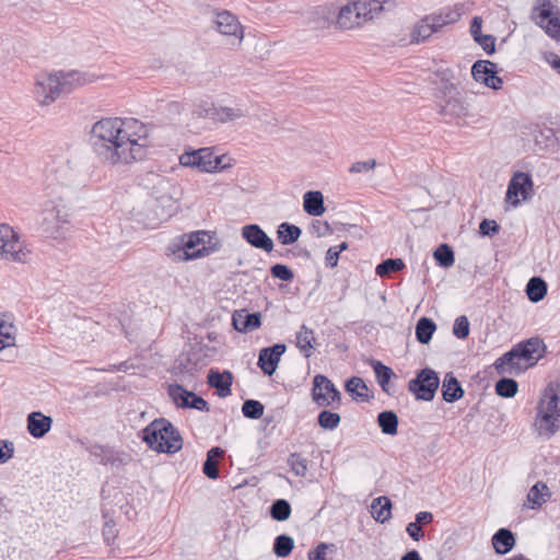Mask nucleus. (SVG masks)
<instances>
[{"instance_id": "1", "label": "nucleus", "mask_w": 560, "mask_h": 560, "mask_svg": "<svg viewBox=\"0 0 560 560\" xmlns=\"http://www.w3.org/2000/svg\"><path fill=\"white\" fill-rule=\"evenodd\" d=\"M150 128L136 118H103L91 129L93 152L104 164L116 166L144 159Z\"/></svg>"}, {"instance_id": "2", "label": "nucleus", "mask_w": 560, "mask_h": 560, "mask_svg": "<svg viewBox=\"0 0 560 560\" xmlns=\"http://www.w3.org/2000/svg\"><path fill=\"white\" fill-rule=\"evenodd\" d=\"M96 80L97 77L95 74L78 70L43 72L35 78L33 95L39 106H49L60 95L70 93L75 88Z\"/></svg>"}, {"instance_id": "3", "label": "nucleus", "mask_w": 560, "mask_h": 560, "mask_svg": "<svg viewBox=\"0 0 560 560\" xmlns=\"http://www.w3.org/2000/svg\"><path fill=\"white\" fill-rule=\"evenodd\" d=\"M546 345L539 337L518 342L509 352L497 359L494 368L499 374L518 375L534 366L545 354Z\"/></svg>"}, {"instance_id": "4", "label": "nucleus", "mask_w": 560, "mask_h": 560, "mask_svg": "<svg viewBox=\"0 0 560 560\" xmlns=\"http://www.w3.org/2000/svg\"><path fill=\"white\" fill-rule=\"evenodd\" d=\"M535 429L550 439L560 428V383H550L542 390L537 405Z\"/></svg>"}, {"instance_id": "5", "label": "nucleus", "mask_w": 560, "mask_h": 560, "mask_svg": "<svg viewBox=\"0 0 560 560\" xmlns=\"http://www.w3.org/2000/svg\"><path fill=\"white\" fill-rule=\"evenodd\" d=\"M389 1L353 0L337 7L336 26L349 31L362 27L365 23L377 18Z\"/></svg>"}, {"instance_id": "6", "label": "nucleus", "mask_w": 560, "mask_h": 560, "mask_svg": "<svg viewBox=\"0 0 560 560\" xmlns=\"http://www.w3.org/2000/svg\"><path fill=\"white\" fill-rule=\"evenodd\" d=\"M75 164L65 156L55 158L45 170V190L48 197L62 196L67 189L81 184Z\"/></svg>"}, {"instance_id": "7", "label": "nucleus", "mask_w": 560, "mask_h": 560, "mask_svg": "<svg viewBox=\"0 0 560 560\" xmlns=\"http://www.w3.org/2000/svg\"><path fill=\"white\" fill-rule=\"evenodd\" d=\"M142 440L158 453L175 454L183 447L178 430L166 419L153 420L142 431Z\"/></svg>"}, {"instance_id": "8", "label": "nucleus", "mask_w": 560, "mask_h": 560, "mask_svg": "<svg viewBox=\"0 0 560 560\" xmlns=\"http://www.w3.org/2000/svg\"><path fill=\"white\" fill-rule=\"evenodd\" d=\"M69 219L70 212L63 197L55 196L44 203L39 225L47 236L57 240L65 237Z\"/></svg>"}, {"instance_id": "9", "label": "nucleus", "mask_w": 560, "mask_h": 560, "mask_svg": "<svg viewBox=\"0 0 560 560\" xmlns=\"http://www.w3.org/2000/svg\"><path fill=\"white\" fill-rule=\"evenodd\" d=\"M205 237V232L184 234L168 244L167 254L180 261L199 258L207 252Z\"/></svg>"}, {"instance_id": "10", "label": "nucleus", "mask_w": 560, "mask_h": 560, "mask_svg": "<svg viewBox=\"0 0 560 560\" xmlns=\"http://www.w3.org/2000/svg\"><path fill=\"white\" fill-rule=\"evenodd\" d=\"M31 250L9 224H0V259L7 262L26 264Z\"/></svg>"}, {"instance_id": "11", "label": "nucleus", "mask_w": 560, "mask_h": 560, "mask_svg": "<svg viewBox=\"0 0 560 560\" xmlns=\"http://www.w3.org/2000/svg\"><path fill=\"white\" fill-rule=\"evenodd\" d=\"M179 164L184 167L196 168L201 173H215L228 167L226 164H223V156L214 155L211 148H200L182 153Z\"/></svg>"}, {"instance_id": "12", "label": "nucleus", "mask_w": 560, "mask_h": 560, "mask_svg": "<svg viewBox=\"0 0 560 560\" xmlns=\"http://www.w3.org/2000/svg\"><path fill=\"white\" fill-rule=\"evenodd\" d=\"M312 399L318 407H339L341 393L327 376L317 374L313 378Z\"/></svg>"}, {"instance_id": "13", "label": "nucleus", "mask_w": 560, "mask_h": 560, "mask_svg": "<svg viewBox=\"0 0 560 560\" xmlns=\"http://www.w3.org/2000/svg\"><path fill=\"white\" fill-rule=\"evenodd\" d=\"M533 187L534 184L529 174L523 172L514 173L508 185L505 203L509 207L516 208L522 201H526L532 197Z\"/></svg>"}, {"instance_id": "14", "label": "nucleus", "mask_w": 560, "mask_h": 560, "mask_svg": "<svg viewBox=\"0 0 560 560\" xmlns=\"http://www.w3.org/2000/svg\"><path fill=\"white\" fill-rule=\"evenodd\" d=\"M215 30L231 38V44L241 45L244 38V30L237 18L229 11L215 12L212 19Z\"/></svg>"}, {"instance_id": "15", "label": "nucleus", "mask_w": 560, "mask_h": 560, "mask_svg": "<svg viewBox=\"0 0 560 560\" xmlns=\"http://www.w3.org/2000/svg\"><path fill=\"white\" fill-rule=\"evenodd\" d=\"M471 74L477 82L498 90L502 86V79L497 75L495 63L489 60H478L472 65Z\"/></svg>"}, {"instance_id": "16", "label": "nucleus", "mask_w": 560, "mask_h": 560, "mask_svg": "<svg viewBox=\"0 0 560 560\" xmlns=\"http://www.w3.org/2000/svg\"><path fill=\"white\" fill-rule=\"evenodd\" d=\"M536 22L548 35L560 40V12L555 10L550 3L540 5Z\"/></svg>"}, {"instance_id": "17", "label": "nucleus", "mask_w": 560, "mask_h": 560, "mask_svg": "<svg viewBox=\"0 0 560 560\" xmlns=\"http://www.w3.org/2000/svg\"><path fill=\"white\" fill-rule=\"evenodd\" d=\"M285 349L287 347L283 343H276L272 347L261 349L257 365L266 375L271 376L276 372Z\"/></svg>"}, {"instance_id": "18", "label": "nucleus", "mask_w": 560, "mask_h": 560, "mask_svg": "<svg viewBox=\"0 0 560 560\" xmlns=\"http://www.w3.org/2000/svg\"><path fill=\"white\" fill-rule=\"evenodd\" d=\"M242 237L253 247L270 253L273 249L272 240L258 224H247L242 228Z\"/></svg>"}, {"instance_id": "19", "label": "nucleus", "mask_w": 560, "mask_h": 560, "mask_svg": "<svg viewBox=\"0 0 560 560\" xmlns=\"http://www.w3.org/2000/svg\"><path fill=\"white\" fill-rule=\"evenodd\" d=\"M232 324L235 330L246 334L260 327L261 315L260 313H247L246 310L235 311Z\"/></svg>"}, {"instance_id": "20", "label": "nucleus", "mask_w": 560, "mask_h": 560, "mask_svg": "<svg viewBox=\"0 0 560 560\" xmlns=\"http://www.w3.org/2000/svg\"><path fill=\"white\" fill-rule=\"evenodd\" d=\"M337 5L329 3L316 7L311 12V23L315 28H326L336 25Z\"/></svg>"}, {"instance_id": "21", "label": "nucleus", "mask_w": 560, "mask_h": 560, "mask_svg": "<svg viewBox=\"0 0 560 560\" xmlns=\"http://www.w3.org/2000/svg\"><path fill=\"white\" fill-rule=\"evenodd\" d=\"M51 424V417L45 416L40 411H33L27 416V431L35 439L45 436Z\"/></svg>"}, {"instance_id": "22", "label": "nucleus", "mask_w": 560, "mask_h": 560, "mask_svg": "<svg viewBox=\"0 0 560 560\" xmlns=\"http://www.w3.org/2000/svg\"><path fill=\"white\" fill-rule=\"evenodd\" d=\"M233 376L230 371L222 373L218 371H210L208 374V383L211 387L218 389L220 397H226L231 394Z\"/></svg>"}, {"instance_id": "23", "label": "nucleus", "mask_w": 560, "mask_h": 560, "mask_svg": "<svg viewBox=\"0 0 560 560\" xmlns=\"http://www.w3.org/2000/svg\"><path fill=\"white\" fill-rule=\"evenodd\" d=\"M16 341V327L11 319L0 314V352L15 347Z\"/></svg>"}, {"instance_id": "24", "label": "nucleus", "mask_w": 560, "mask_h": 560, "mask_svg": "<svg viewBox=\"0 0 560 560\" xmlns=\"http://www.w3.org/2000/svg\"><path fill=\"white\" fill-rule=\"evenodd\" d=\"M295 339L296 347L304 354V357L308 359L313 353L314 345L316 341L314 330L308 328L306 325H302L300 330L296 331Z\"/></svg>"}, {"instance_id": "25", "label": "nucleus", "mask_w": 560, "mask_h": 560, "mask_svg": "<svg viewBox=\"0 0 560 560\" xmlns=\"http://www.w3.org/2000/svg\"><path fill=\"white\" fill-rule=\"evenodd\" d=\"M492 546L498 555H505L510 552L515 546V537L511 530L506 528H500L492 536Z\"/></svg>"}, {"instance_id": "26", "label": "nucleus", "mask_w": 560, "mask_h": 560, "mask_svg": "<svg viewBox=\"0 0 560 560\" xmlns=\"http://www.w3.org/2000/svg\"><path fill=\"white\" fill-rule=\"evenodd\" d=\"M304 211L313 217H319L325 212L324 197L320 191H307L303 197Z\"/></svg>"}, {"instance_id": "27", "label": "nucleus", "mask_w": 560, "mask_h": 560, "mask_svg": "<svg viewBox=\"0 0 560 560\" xmlns=\"http://www.w3.org/2000/svg\"><path fill=\"white\" fill-rule=\"evenodd\" d=\"M550 495L551 493L548 486L542 481H538L528 491L527 505L530 509H538L550 498Z\"/></svg>"}, {"instance_id": "28", "label": "nucleus", "mask_w": 560, "mask_h": 560, "mask_svg": "<svg viewBox=\"0 0 560 560\" xmlns=\"http://www.w3.org/2000/svg\"><path fill=\"white\" fill-rule=\"evenodd\" d=\"M370 364L373 368V371H374L375 376H376V381L380 384V386L382 387V389L386 394H390L392 389H390L389 381L393 377H395V373L393 372V370L390 368L386 366L385 364H383L378 360H373L372 359L370 361Z\"/></svg>"}, {"instance_id": "29", "label": "nucleus", "mask_w": 560, "mask_h": 560, "mask_svg": "<svg viewBox=\"0 0 560 560\" xmlns=\"http://www.w3.org/2000/svg\"><path fill=\"white\" fill-rule=\"evenodd\" d=\"M371 513L376 522L385 523L392 516V502L387 497H378L371 504Z\"/></svg>"}, {"instance_id": "30", "label": "nucleus", "mask_w": 560, "mask_h": 560, "mask_svg": "<svg viewBox=\"0 0 560 560\" xmlns=\"http://www.w3.org/2000/svg\"><path fill=\"white\" fill-rule=\"evenodd\" d=\"M464 392L458 381L452 375L446 374L442 385V396L447 402H453L462 398Z\"/></svg>"}, {"instance_id": "31", "label": "nucleus", "mask_w": 560, "mask_h": 560, "mask_svg": "<svg viewBox=\"0 0 560 560\" xmlns=\"http://www.w3.org/2000/svg\"><path fill=\"white\" fill-rule=\"evenodd\" d=\"M440 384L439 376L429 369H422V400H431Z\"/></svg>"}, {"instance_id": "32", "label": "nucleus", "mask_w": 560, "mask_h": 560, "mask_svg": "<svg viewBox=\"0 0 560 560\" xmlns=\"http://www.w3.org/2000/svg\"><path fill=\"white\" fill-rule=\"evenodd\" d=\"M346 390L355 400H369V387L361 377L353 376L346 382Z\"/></svg>"}, {"instance_id": "33", "label": "nucleus", "mask_w": 560, "mask_h": 560, "mask_svg": "<svg viewBox=\"0 0 560 560\" xmlns=\"http://www.w3.org/2000/svg\"><path fill=\"white\" fill-rule=\"evenodd\" d=\"M302 234V231L299 226L283 222L278 226L277 235L278 240L283 245H290L295 243Z\"/></svg>"}, {"instance_id": "34", "label": "nucleus", "mask_w": 560, "mask_h": 560, "mask_svg": "<svg viewBox=\"0 0 560 560\" xmlns=\"http://www.w3.org/2000/svg\"><path fill=\"white\" fill-rule=\"evenodd\" d=\"M526 293L529 301L537 303L546 296L547 284L541 278L533 277L526 285Z\"/></svg>"}, {"instance_id": "35", "label": "nucleus", "mask_w": 560, "mask_h": 560, "mask_svg": "<svg viewBox=\"0 0 560 560\" xmlns=\"http://www.w3.org/2000/svg\"><path fill=\"white\" fill-rule=\"evenodd\" d=\"M217 122H230L244 118L247 114L246 109L241 106H217Z\"/></svg>"}, {"instance_id": "36", "label": "nucleus", "mask_w": 560, "mask_h": 560, "mask_svg": "<svg viewBox=\"0 0 560 560\" xmlns=\"http://www.w3.org/2000/svg\"><path fill=\"white\" fill-rule=\"evenodd\" d=\"M443 16L444 15L442 11H440L438 13L427 15L424 19H422V38L447 25Z\"/></svg>"}, {"instance_id": "37", "label": "nucleus", "mask_w": 560, "mask_h": 560, "mask_svg": "<svg viewBox=\"0 0 560 560\" xmlns=\"http://www.w3.org/2000/svg\"><path fill=\"white\" fill-rule=\"evenodd\" d=\"M377 423L384 434L394 435L397 433L398 418L393 411H382L377 416Z\"/></svg>"}, {"instance_id": "38", "label": "nucleus", "mask_w": 560, "mask_h": 560, "mask_svg": "<svg viewBox=\"0 0 560 560\" xmlns=\"http://www.w3.org/2000/svg\"><path fill=\"white\" fill-rule=\"evenodd\" d=\"M404 267L405 264L400 258H389L376 266L375 273L378 277H388L389 275L401 270Z\"/></svg>"}, {"instance_id": "39", "label": "nucleus", "mask_w": 560, "mask_h": 560, "mask_svg": "<svg viewBox=\"0 0 560 560\" xmlns=\"http://www.w3.org/2000/svg\"><path fill=\"white\" fill-rule=\"evenodd\" d=\"M168 395L177 407L187 408L189 401V390L182 385L171 384L168 386Z\"/></svg>"}, {"instance_id": "40", "label": "nucleus", "mask_w": 560, "mask_h": 560, "mask_svg": "<svg viewBox=\"0 0 560 560\" xmlns=\"http://www.w3.org/2000/svg\"><path fill=\"white\" fill-rule=\"evenodd\" d=\"M433 256L441 267L448 268L454 265V253L447 244H441L438 246Z\"/></svg>"}, {"instance_id": "41", "label": "nucleus", "mask_w": 560, "mask_h": 560, "mask_svg": "<svg viewBox=\"0 0 560 560\" xmlns=\"http://www.w3.org/2000/svg\"><path fill=\"white\" fill-rule=\"evenodd\" d=\"M293 547H294V540L290 536L279 535L275 539L273 552L278 557L284 558L291 553Z\"/></svg>"}, {"instance_id": "42", "label": "nucleus", "mask_w": 560, "mask_h": 560, "mask_svg": "<svg viewBox=\"0 0 560 560\" xmlns=\"http://www.w3.org/2000/svg\"><path fill=\"white\" fill-rule=\"evenodd\" d=\"M270 514L276 521H287L291 514V505L287 500L279 499L272 503Z\"/></svg>"}, {"instance_id": "43", "label": "nucleus", "mask_w": 560, "mask_h": 560, "mask_svg": "<svg viewBox=\"0 0 560 560\" xmlns=\"http://www.w3.org/2000/svg\"><path fill=\"white\" fill-rule=\"evenodd\" d=\"M317 421L322 429L331 431L339 425L341 417L337 412L323 410L319 412Z\"/></svg>"}, {"instance_id": "44", "label": "nucleus", "mask_w": 560, "mask_h": 560, "mask_svg": "<svg viewBox=\"0 0 560 560\" xmlns=\"http://www.w3.org/2000/svg\"><path fill=\"white\" fill-rule=\"evenodd\" d=\"M518 385L517 382L512 378H501L495 384V392L499 396L511 398L514 397L517 393Z\"/></svg>"}, {"instance_id": "45", "label": "nucleus", "mask_w": 560, "mask_h": 560, "mask_svg": "<svg viewBox=\"0 0 560 560\" xmlns=\"http://www.w3.org/2000/svg\"><path fill=\"white\" fill-rule=\"evenodd\" d=\"M192 115L197 118H207L217 121V105L208 102L197 104L192 110Z\"/></svg>"}, {"instance_id": "46", "label": "nucleus", "mask_w": 560, "mask_h": 560, "mask_svg": "<svg viewBox=\"0 0 560 560\" xmlns=\"http://www.w3.org/2000/svg\"><path fill=\"white\" fill-rule=\"evenodd\" d=\"M264 405L254 399L245 400L242 406V412L248 419H259L264 415Z\"/></svg>"}, {"instance_id": "47", "label": "nucleus", "mask_w": 560, "mask_h": 560, "mask_svg": "<svg viewBox=\"0 0 560 560\" xmlns=\"http://www.w3.org/2000/svg\"><path fill=\"white\" fill-rule=\"evenodd\" d=\"M288 464L291 470L298 477H305L307 474V460L300 454L293 453L288 458Z\"/></svg>"}, {"instance_id": "48", "label": "nucleus", "mask_w": 560, "mask_h": 560, "mask_svg": "<svg viewBox=\"0 0 560 560\" xmlns=\"http://www.w3.org/2000/svg\"><path fill=\"white\" fill-rule=\"evenodd\" d=\"M97 450L103 454V457L101 458V464L112 465L116 467L125 464V459L121 457V455L115 453L112 448L100 446Z\"/></svg>"}, {"instance_id": "49", "label": "nucleus", "mask_w": 560, "mask_h": 560, "mask_svg": "<svg viewBox=\"0 0 560 560\" xmlns=\"http://www.w3.org/2000/svg\"><path fill=\"white\" fill-rule=\"evenodd\" d=\"M103 516L105 520L102 530L103 537L105 542L110 545L117 536L116 524L113 518L108 517L107 513H104Z\"/></svg>"}, {"instance_id": "50", "label": "nucleus", "mask_w": 560, "mask_h": 560, "mask_svg": "<svg viewBox=\"0 0 560 560\" xmlns=\"http://www.w3.org/2000/svg\"><path fill=\"white\" fill-rule=\"evenodd\" d=\"M453 334L458 338V339H465L468 337L469 335V320L468 318L463 315V316H459L455 319L454 322V325H453Z\"/></svg>"}, {"instance_id": "51", "label": "nucleus", "mask_w": 560, "mask_h": 560, "mask_svg": "<svg viewBox=\"0 0 560 560\" xmlns=\"http://www.w3.org/2000/svg\"><path fill=\"white\" fill-rule=\"evenodd\" d=\"M463 4H455L453 7H446L442 9L443 19L446 21L447 25L456 23L463 15Z\"/></svg>"}, {"instance_id": "52", "label": "nucleus", "mask_w": 560, "mask_h": 560, "mask_svg": "<svg viewBox=\"0 0 560 560\" xmlns=\"http://www.w3.org/2000/svg\"><path fill=\"white\" fill-rule=\"evenodd\" d=\"M271 276L282 281H292L294 278L293 271L285 265L276 264L270 268Z\"/></svg>"}, {"instance_id": "53", "label": "nucleus", "mask_w": 560, "mask_h": 560, "mask_svg": "<svg viewBox=\"0 0 560 560\" xmlns=\"http://www.w3.org/2000/svg\"><path fill=\"white\" fill-rule=\"evenodd\" d=\"M375 166L376 161L373 159L368 161H358L350 166L349 172L352 174L364 173L373 170Z\"/></svg>"}, {"instance_id": "54", "label": "nucleus", "mask_w": 560, "mask_h": 560, "mask_svg": "<svg viewBox=\"0 0 560 560\" xmlns=\"http://www.w3.org/2000/svg\"><path fill=\"white\" fill-rule=\"evenodd\" d=\"M187 408H194L200 411H208V402L200 396H197L195 393L189 392V401Z\"/></svg>"}, {"instance_id": "55", "label": "nucleus", "mask_w": 560, "mask_h": 560, "mask_svg": "<svg viewBox=\"0 0 560 560\" xmlns=\"http://www.w3.org/2000/svg\"><path fill=\"white\" fill-rule=\"evenodd\" d=\"M13 443L0 440V464L7 463L13 456Z\"/></svg>"}, {"instance_id": "56", "label": "nucleus", "mask_w": 560, "mask_h": 560, "mask_svg": "<svg viewBox=\"0 0 560 560\" xmlns=\"http://www.w3.org/2000/svg\"><path fill=\"white\" fill-rule=\"evenodd\" d=\"M487 54H493L495 49V39L491 35H480L475 39Z\"/></svg>"}, {"instance_id": "57", "label": "nucleus", "mask_w": 560, "mask_h": 560, "mask_svg": "<svg viewBox=\"0 0 560 560\" xmlns=\"http://www.w3.org/2000/svg\"><path fill=\"white\" fill-rule=\"evenodd\" d=\"M202 471L208 478L217 479L219 477L218 463L207 457L203 463Z\"/></svg>"}, {"instance_id": "58", "label": "nucleus", "mask_w": 560, "mask_h": 560, "mask_svg": "<svg viewBox=\"0 0 560 560\" xmlns=\"http://www.w3.org/2000/svg\"><path fill=\"white\" fill-rule=\"evenodd\" d=\"M479 231L482 235L495 234L499 231V225L493 220L485 219L479 225Z\"/></svg>"}, {"instance_id": "59", "label": "nucleus", "mask_w": 560, "mask_h": 560, "mask_svg": "<svg viewBox=\"0 0 560 560\" xmlns=\"http://www.w3.org/2000/svg\"><path fill=\"white\" fill-rule=\"evenodd\" d=\"M434 330V323L429 318L422 317V343H427L430 340Z\"/></svg>"}, {"instance_id": "60", "label": "nucleus", "mask_w": 560, "mask_h": 560, "mask_svg": "<svg viewBox=\"0 0 560 560\" xmlns=\"http://www.w3.org/2000/svg\"><path fill=\"white\" fill-rule=\"evenodd\" d=\"M339 255L340 253L337 250V247H329L325 256L326 266L335 268L338 264Z\"/></svg>"}, {"instance_id": "61", "label": "nucleus", "mask_w": 560, "mask_h": 560, "mask_svg": "<svg viewBox=\"0 0 560 560\" xmlns=\"http://www.w3.org/2000/svg\"><path fill=\"white\" fill-rule=\"evenodd\" d=\"M407 532L415 540H420V513L416 514L415 522L407 526Z\"/></svg>"}, {"instance_id": "62", "label": "nucleus", "mask_w": 560, "mask_h": 560, "mask_svg": "<svg viewBox=\"0 0 560 560\" xmlns=\"http://www.w3.org/2000/svg\"><path fill=\"white\" fill-rule=\"evenodd\" d=\"M327 545L320 542L315 550L308 552V560H326Z\"/></svg>"}, {"instance_id": "63", "label": "nucleus", "mask_w": 560, "mask_h": 560, "mask_svg": "<svg viewBox=\"0 0 560 560\" xmlns=\"http://www.w3.org/2000/svg\"><path fill=\"white\" fill-rule=\"evenodd\" d=\"M409 390L415 395L416 400H420V371L416 372L415 377L410 381Z\"/></svg>"}, {"instance_id": "64", "label": "nucleus", "mask_w": 560, "mask_h": 560, "mask_svg": "<svg viewBox=\"0 0 560 560\" xmlns=\"http://www.w3.org/2000/svg\"><path fill=\"white\" fill-rule=\"evenodd\" d=\"M481 24H482V20L480 16H475L471 21V25H470V32H471V35L474 36V39H476L477 37H479L481 34Z\"/></svg>"}]
</instances>
